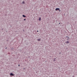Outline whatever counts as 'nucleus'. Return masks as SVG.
Listing matches in <instances>:
<instances>
[{"instance_id":"f3484780","label":"nucleus","mask_w":77,"mask_h":77,"mask_svg":"<svg viewBox=\"0 0 77 77\" xmlns=\"http://www.w3.org/2000/svg\"><path fill=\"white\" fill-rule=\"evenodd\" d=\"M68 36H67L66 37V38H68Z\"/></svg>"},{"instance_id":"6e6552de","label":"nucleus","mask_w":77,"mask_h":77,"mask_svg":"<svg viewBox=\"0 0 77 77\" xmlns=\"http://www.w3.org/2000/svg\"><path fill=\"white\" fill-rule=\"evenodd\" d=\"M67 38H67V40H68V39H69V37H67Z\"/></svg>"},{"instance_id":"423d86ee","label":"nucleus","mask_w":77,"mask_h":77,"mask_svg":"<svg viewBox=\"0 0 77 77\" xmlns=\"http://www.w3.org/2000/svg\"><path fill=\"white\" fill-rule=\"evenodd\" d=\"M56 58H55L54 59V62H55V61H56Z\"/></svg>"},{"instance_id":"9b49d317","label":"nucleus","mask_w":77,"mask_h":77,"mask_svg":"<svg viewBox=\"0 0 77 77\" xmlns=\"http://www.w3.org/2000/svg\"><path fill=\"white\" fill-rule=\"evenodd\" d=\"M61 54V52H60L59 53V54Z\"/></svg>"},{"instance_id":"39448f33","label":"nucleus","mask_w":77,"mask_h":77,"mask_svg":"<svg viewBox=\"0 0 77 77\" xmlns=\"http://www.w3.org/2000/svg\"><path fill=\"white\" fill-rule=\"evenodd\" d=\"M66 44H69V42L67 41L66 42Z\"/></svg>"},{"instance_id":"ddd939ff","label":"nucleus","mask_w":77,"mask_h":77,"mask_svg":"<svg viewBox=\"0 0 77 77\" xmlns=\"http://www.w3.org/2000/svg\"><path fill=\"white\" fill-rule=\"evenodd\" d=\"M23 4H24V2H23Z\"/></svg>"},{"instance_id":"2eb2a0df","label":"nucleus","mask_w":77,"mask_h":77,"mask_svg":"<svg viewBox=\"0 0 77 77\" xmlns=\"http://www.w3.org/2000/svg\"><path fill=\"white\" fill-rule=\"evenodd\" d=\"M39 32V31H38V30L37 31V32Z\"/></svg>"},{"instance_id":"f03ea898","label":"nucleus","mask_w":77,"mask_h":77,"mask_svg":"<svg viewBox=\"0 0 77 77\" xmlns=\"http://www.w3.org/2000/svg\"><path fill=\"white\" fill-rule=\"evenodd\" d=\"M10 75H11V76H14V74H13L12 73H10Z\"/></svg>"},{"instance_id":"a211bd4d","label":"nucleus","mask_w":77,"mask_h":77,"mask_svg":"<svg viewBox=\"0 0 77 77\" xmlns=\"http://www.w3.org/2000/svg\"><path fill=\"white\" fill-rule=\"evenodd\" d=\"M59 24H60V23H59Z\"/></svg>"},{"instance_id":"6ab92c4d","label":"nucleus","mask_w":77,"mask_h":77,"mask_svg":"<svg viewBox=\"0 0 77 77\" xmlns=\"http://www.w3.org/2000/svg\"><path fill=\"white\" fill-rule=\"evenodd\" d=\"M6 48H5V49H6Z\"/></svg>"},{"instance_id":"0eeeda50","label":"nucleus","mask_w":77,"mask_h":77,"mask_svg":"<svg viewBox=\"0 0 77 77\" xmlns=\"http://www.w3.org/2000/svg\"><path fill=\"white\" fill-rule=\"evenodd\" d=\"M38 41H41V38H39L38 39Z\"/></svg>"},{"instance_id":"4468645a","label":"nucleus","mask_w":77,"mask_h":77,"mask_svg":"<svg viewBox=\"0 0 77 77\" xmlns=\"http://www.w3.org/2000/svg\"><path fill=\"white\" fill-rule=\"evenodd\" d=\"M18 66H20V64H19V65H18Z\"/></svg>"},{"instance_id":"9d476101","label":"nucleus","mask_w":77,"mask_h":77,"mask_svg":"<svg viewBox=\"0 0 77 77\" xmlns=\"http://www.w3.org/2000/svg\"><path fill=\"white\" fill-rule=\"evenodd\" d=\"M72 77H75V76H74V75H73V76H72Z\"/></svg>"},{"instance_id":"1a4fd4ad","label":"nucleus","mask_w":77,"mask_h":77,"mask_svg":"<svg viewBox=\"0 0 77 77\" xmlns=\"http://www.w3.org/2000/svg\"><path fill=\"white\" fill-rule=\"evenodd\" d=\"M26 19H24V21H26Z\"/></svg>"},{"instance_id":"20e7f679","label":"nucleus","mask_w":77,"mask_h":77,"mask_svg":"<svg viewBox=\"0 0 77 77\" xmlns=\"http://www.w3.org/2000/svg\"><path fill=\"white\" fill-rule=\"evenodd\" d=\"M38 20H39V21H41V17H39Z\"/></svg>"},{"instance_id":"f8f14e48","label":"nucleus","mask_w":77,"mask_h":77,"mask_svg":"<svg viewBox=\"0 0 77 77\" xmlns=\"http://www.w3.org/2000/svg\"><path fill=\"white\" fill-rule=\"evenodd\" d=\"M23 69H26V68H24Z\"/></svg>"},{"instance_id":"dca6fc26","label":"nucleus","mask_w":77,"mask_h":77,"mask_svg":"<svg viewBox=\"0 0 77 77\" xmlns=\"http://www.w3.org/2000/svg\"><path fill=\"white\" fill-rule=\"evenodd\" d=\"M2 30H3V29H2Z\"/></svg>"},{"instance_id":"7ed1b4c3","label":"nucleus","mask_w":77,"mask_h":77,"mask_svg":"<svg viewBox=\"0 0 77 77\" xmlns=\"http://www.w3.org/2000/svg\"><path fill=\"white\" fill-rule=\"evenodd\" d=\"M22 17H24V18H25V17H26V16H25V15H22Z\"/></svg>"},{"instance_id":"f257e3e1","label":"nucleus","mask_w":77,"mask_h":77,"mask_svg":"<svg viewBox=\"0 0 77 77\" xmlns=\"http://www.w3.org/2000/svg\"><path fill=\"white\" fill-rule=\"evenodd\" d=\"M60 8H57L55 9V11H59Z\"/></svg>"},{"instance_id":"412c9836","label":"nucleus","mask_w":77,"mask_h":77,"mask_svg":"<svg viewBox=\"0 0 77 77\" xmlns=\"http://www.w3.org/2000/svg\"><path fill=\"white\" fill-rule=\"evenodd\" d=\"M24 30H23V31L24 32Z\"/></svg>"},{"instance_id":"aec40b11","label":"nucleus","mask_w":77,"mask_h":77,"mask_svg":"<svg viewBox=\"0 0 77 77\" xmlns=\"http://www.w3.org/2000/svg\"><path fill=\"white\" fill-rule=\"evenodd\" d=\"M59 10V11H60V10Z\"/></svg>"}]
</instances>
